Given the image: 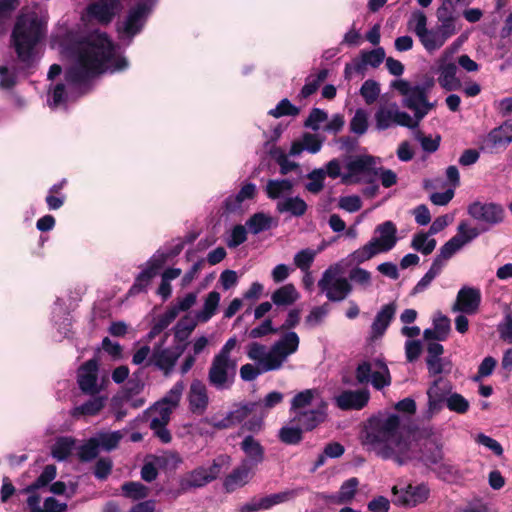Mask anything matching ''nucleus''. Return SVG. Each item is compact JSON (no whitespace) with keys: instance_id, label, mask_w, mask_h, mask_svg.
Here are the masks:
<instances>
[{"instance_id":"79ce46f5","label":"nucleus","mask_w":512,"mask_h":512,"mask_svg":"<svg viewBox=\"0 0 512 512\" xmlns=\"http://www.w3.org/2000/svg\"><path fill=\"white\" fill-rule=\"evenodd\" d=\"M249 474V468L246 465L239 466L225 478L224 486L227 491H233L237 486H242L246 483Z\"/></svg>"},{"instance_id":"49530a36","label":"nucleus","mask_w":512,"mask_h":512,"mask_svg":"<svg viewBox=\"0 0 512 512\" xmlns=\"http://www.w3.org/2000/svg\"><path fill=\"white\" fill-rule=\"evenodd\" d=\"M99 451L98 442L91 437L77 448V457L82 463L91 462L97 458Z\"/></svg>"},{"instance_id":"864d4df0","label":"nucleus","mask_w":512,"mask_h":512,"mask_svg":"<svg viewBox=\"0 0 512 512\" xmlns=\"http://www.w3.org/2000/svg\"><path fill=\"white\" fill-rule=\"evenodd\" d=\"M413 131L414 139L421 144V147L425 152L433 153L438 150L441 141L440 135L437 134L435 137H432L431 135H426L423 130Z\"/></svg>"},{"instance_id":"412c9836","label":"nucleus","mask_w":512,"mask_h":512,"mask_svg":"<svg viewBox=\"0 0 512 512\" xmlns=\"http://www.w3.org/2000/svg\"><path fill=\"white\" fill-rule=\"evenodd\" d=\"M119 0H99L87 7L88 14L101 24H109L116 15Z\"/></svg>"},{"instance_id":"f704fd0d","label":"nucleus","mask_w":512,"mask_h":512,"mask_svg":"<svg viewBox=\"0 0 512 512\" xmlns=\"http://www.w3.org/2000/svg\"><path fill=\"white\" fill-rule=\"evenodd\" d=\"M293 182L289 179H270L268 180L265 192L269 199L280 198L284 193H289L293 189Z\"/></svg>"},{"instance_id":"4468645a","label":"nucleus","mask_w":512,"mask_h":512,"mask_svg":"<svg viewBox=\"0 0 512 512\" xmlns=\"http://www.w3.org/2000/svg\"><path fill=\"white\" fill-rule=\"evenodd\" d=\"M404 105L414 112V120L419 122L433 108V104L428 101L427 88L421 85L413 86V89L404 99Z\"/></svg>"},{"instance_id":"338daca9","label":"nucleus","mask_w":512,"mask_h":512,"mask_svg":"<svg viewBox=\"0 0 512 512\" xmlns=\"http://www.w3.org/2000/svg\"><path fill=\"white\" fill-rule=\"evenodd\" d=\"M446 405L449 410L463 414L469 409V402L460 394L454 393L446 400Z\"/></svg>"},{"instance_id":"4c0bfd02","label":"nucleus","mask_w":512,"mask_h":512,"mask_svg":"<svg viewBox=\"0 0 512 512\" xmlns=\"http://www.w3.org/2000/svg\"><path fill=\"white\" fill-rule=\"evenodd\" d=\"M375 366L378 368L377 371H373L370 382L376 390H381L391 384L390 371L385 362L382 360H375Z\"/></svg>"},{"instance_id":"72a5a7b5","label":"nucleus","mask_w":512,"mask_h":512,"mask_svg":"<svg viewBox=\"0 0 512 512\" xmlns=\"http://www.w3.org/2000/svg\"><path fill=\"white\" fill-rule=\"evenodd\" d=\"M277 211L280 213L289 212L293 216L300 217L306 213L307 204L298 196L289 197L277 203Z\"/></svg>"},{"instance_id":"a878e982","label":"nucleus","mask_w":512,"mask_h":512,"mask_svg":"<svg viewBox=\"0 0 512 512\" xmlns=\"http://www.w3.org/2000/svg\"><path fill=\"white\" fill-rule=\"evenodd\" d=\"M504 214V209L500 204L487 203L482 205V231L501 223Z\"/></svg>"},{"instance_id":"09e8293b","label":"nucleus","mask_w":512,"mask_h":512,"mask_svg":"<svg viewBox=\"0 0 512 512\" xmlns=\"http://www.w3.org/2000/svg\"><path fill=\"white\" fill-rule=\"evenodd\" d=\"M378 253H381L379 249L376 247V241L372 242L371 240L366 243L364 246L355 250L350 254V258L352 262L356 264H362L367 260H370Z\"/></svg>"},{"instance_id":"1a4fd4ad","label":"nucleus","mask_w":512,"mask_h":512,"mask_svg":"<svg viewBox=\"0 0 512 512\" xmlns=\"http://www.w3.org/2000/svg\"><path fill=\"white\" fill-rule=\"evenodd\" d=\"M393 503L401 507H415L424 503L430 496V488L426 483L417 485L408 484L404 489L392 488Z\"/></svg>"},{"instance_id":"774afa93","label":"nucleus","mask_w":512,"mask_h":512,"mask_svg":"<svg viewBox=\"0 0 512 512\" xmlns=\"http://www.w3.org/2000/svg\"><path fill=\"white\" fill-rule=\"evenodd\" d=\"M183 391L184 383L182 381H178L167 392V394L162 398L161 401L176 408L179 405Z\"/></svg>"},{"instance_id":"f8f14e48","label":"nucleus","mask_w":512,"mask_h":512,"mask_svg":"<svg viewBox=\"0 0 512 512\" xmlns=\"http://www.w3.org/2000/svg\"><path fill=\"white\" fill-rule=\"evenodd\" d=\"M298 496L297 490H286L279 493L267 495L265 497H253L249 502L239 506V512H258L268 510L275 505L287 502Z\"/></svg>"},{"instance_id":"393cba45","label":"nucleus","mask_w":512,"mask_h":512,"mask_svg":"<svg viewBox=\"0 0 512 512\" xmlns=\"http://www.w3.org/2000/svg\"><path fill=\"white\" fill-rule=\"evenodd\" d=\"M240 448L247 456L251 465L257 466L264 461L265 449L252 435H248L243 439L240 443Z\"/></svg>"},{"instance_id":"ea45409f","label":"nucleus","mask_w":512,"mask_h":512,"mask_svg":"<svg viewBox=\"0 0 512 512\" xmlns=\"http://www.w3.org/2000/svg\"><path fill=\"white\" fill-rule=\"evenodd\" d=\"M301 109L294 105L288 98H284L278 102L275 108L268 111V115L274 118L281 117H297Z\"/></svg>"},{"instance_id":"603ef678","label":"nucleus","mask_w":512,"mask_h":512,"mask_svg":"<svg viewBox=\"0 0 512 512\" xmlns=\"http://www.w3.org/2000/svg\"><path fill=\"white\" fill-rule=\"evenodd\" d=\"M287 357L288 355H286V353L280 351L278 347L272 345L265 357L264 372L278 370L281 368Z\"/></svg>"},{"instance_id":"dca6fc26","label":"nucleus","mask_w":512,"mask_h":512,"mask_svg":"<svg viewBox=\"0 0 512 512\" xmlns=\"http://www.w3.org/2000/svg\"><path fill=\"white\" fill-rule=\"evenodd\" d=\"M149 13L150 7L147 3L140 2L136 4L129 10L122 32L131 38L140 33Z\"/></svg>"},{"instance_id":"69168bd1","label":"nucleus","mask_w":512,"mask_h":512,"mask_svg":"<svg viewBox=\"0 0 512 512\" xmlns=\"http://www.w3.org/2000/svg\"><path fill=\"white\" fill-rule=\"evenodd\" d=\"M167 261L168 258L165 255V252L158 250L149 258L144 268L149 270L155 276H157L159 274V271L163 268Z\"/></svg>"},{"instance_id":"e433bc0d","label":"nucleus","mask_w":512,"mask_h":512,"mask_svg":"<svg viewBox=\"0 0 512 512\" xmlns=\"http://www.w3.org/2000/svg\"><path fill=\"white\" fill-rule=\"evenodd\" d=\"M303 433L297 424L289 422L279 430L278 438L286 445H297L303 440Z\"/></svg>"},{"instance_id":"6e6552de","label":"nucleus","mask_w":512,"mask_h":512,"mask_svg":"<svg viewBox=\"0 0 512 512\" xmlns=\"http://www.w3.org/2000/svg\"><path fill=\"white\" fill-rule=\"evenodd\" d=\"M57 475V468L53 464L46 465L41 474L31 484L25 488L19 489L18 494L28 495L26 505L29 510L40 507L41 496L38 493L40 489L46 488Z\"/></svg>"},{"instance_id":"0eeeda50","label":"nucleus","mask_w":512,"mask_h":512,"mask_svg":"<svg viewBox=\"0 0 512 512\" xmlns=\"http://www.w3.org/2000/svg\"><path fill=\"white\" fill-rule=\"evenodd\" d=\"M376 128H391L401 126L405 128H418L417 121L405 111H401L396 104L381 105L374 115Z\"/></svg>"},{"instance_id":"c03bdc74","label":"nucleus","mask_w":512,"mask_h":512,"mask_svg":"<svg viewBox=\"0 0 512 512\" xmlns=\"http://www.w3.org/2000/svg\"><path fill=\"white\" fill-rule=\"evenodd\" d=\"M210 483L206 476V468L198 467L190 472L186 478L181 481V486L183 489L186 488H198L203 487L206 484Z\"/></svg>"},{"instance_id":"423d86ee","label":"nucleus","mask_w":512,"mask_h":512,"mask_svg":"<svg viewBox=\"0 0 512 512\" xmlns=\"http://www.w3.org/2000/svg\"><path fill=\"white\" fill-rule=\"evenodd\" d=\"M318 287L331 302L345 300L353 289L347 278H336V272L331 267L323 272L322 277L318 281Z\"/></svg>"},{"instance_id":"6ab92c4d","label":"nucleus","mask_w":512,"mask_h":512,"mask_svg":"<svg viewBox=\"0 0 512 512\" xmlns=\"http://www.w3.org/2000/svg\"><path fill=\"white\" fill-rule=\"evenodd\" d=\"M370 399V393L367 389L345 390L336 397V405L344 411L361 410Z\"/></svg>"},{"instance_id":"39448f33","label":"nucleus","mask_w":512,"mask_h":512,"mask_svg":"<svg viewBox=\"0 0 512 512\" xmlns=\"http://www.w3.org/2000/svg\"><path fill=\"white\" fill-rule=\"evenodd\" d=\"M236 368L235 360L214 356L208 370L209 384L218 391L230 389L235 381Z\"/></svg>"},{"instance_id":"f257e3e1","label":"nucleus","mask_w":512,"mask_h":512,"mask_svg":"<svg viewBox=\"0 0 512 512\" xmlns=\"http://www.w3.org/2000/svg\"><path fill=\"white\" fill-rule=\"evenodd\" d=\"M365 443L372 446L383 460H393L398 465L417 461L432 468L444 458L442 444L434 436L419 437L410 441L401 431L397 414L372 416L365 428Z\"/></svg>"},{"instance_id":"f3484780","label":"nucleus","mask_w":512,"mask_h":512,"mask_svg":"<svg viewBox=\"0 0 512 512\" xmlns=\"http://www.w3.org/2000/svg\"><path fill=\"white\" fill-rule=\"evenodd\" d=\"M189 410L195 415H203L209 404L206 385L199 379H194L187 395Z\"/></svg>"},{"instance_id":"6e6d98bb","label":"nucleus","mask_w":512,"mask_h":512,"mask_svg":"<svg viewBox=\"0 0 512 512\" xmlns=\"http://www.w3.org/2000/svg\"><path fill=\"white\" fill-rule=\"evenodd\" d=\"M314 398V391L311 389L303 390L297 393L291 401L290 413L304 410L308 407Z\"/></svg>"},{"instance_id":"5fc2aeb1","label":"nucleus","mask_w":512,"mask_h":512,"mask_svg":"<svg viewBox=\"0 0 512 512\" xmlns=\"http://www.w3.org/2000/svg\"><path fill=\"white\" fill-rule=\"evenodd\" d=\"M420 42L424 46V48L428 51H433L436 49H439L443 44L445 43V40L443 39V36L441 33L437 30H428L422 38H419Z\"/></svg>"},{"instance_id":"0e129e2a","label":"nucleus","mask_w":512,"mask_h":512,"mask_svg":"<svg viewBox=\"0 0 512 512\" xmlns=\"http://www.w3.org/2000/svg\"><path fill=\"white\" fill-rule=\"evenodd\" d=\"M113 462L109 457H102L95 463L93 474L98 480H106L112 472Z\"/></svg>"},{"instance_id":"8fccbe9b","label":"nucleus","mask_w":512,"mask_h":512,"mask_svg":"<svg viewBox=\"0 0 512 512\" xmlns=\"http://www.w3.org/2000/svg\"><path fill=\"white\" fill-rule=\"evenodd\" d=\"M512 142V136L502 134V130H492L485 140V148L493 152L505 148Z\"/></svg>"},{"instance_id":"e2e57ef3","label":"nucleus","mask_w":512,"mask_h":512,"mask_svg":"<svg viewBox=\"0 0 512 512\" xmlns=\"http://www.w3.org/2000/svg\"><path fill=\"white\" fill-rule=\"evenodd\" d=\"M328 120V114L320 108H312L305 119L303 128H319V125Z\"/></svg>"},{"instance_id":"9d476101","label":"nucleus","mask_w":512,"mask_h":512,"mask_svg":"<svg viewBox=\"0 0 512 512\" xmlns=\"http://www.w3.org/2000/svg\"><path fill=\"white\" fill-rule=\"evenodd\" d=\"M168 334L166 333L163 340L155 345L152 350L151 356L148 358L145 366H155L160 371L164 373V375H169L173 370L178 358L182 354L185 345L177 348L178 351H172L169 348H163V344L166 341Z\"/></svg>"},{"instance_id":"4d7b16f0","label":"nucleus","mask_w":512,"mask_h":512,"mask_svg":"<svg viewBox=\"0 0 512 512\" xmlns=\"http://www.w3.org/2000/svg\"><path fill=\"white\" fill-rule=\"evenodd\" d=\"M317 252L310 249H302L294 256V264L297 268H299L303 272H307L316 256Z\"/></svg>"},{"instance_id":"58836bf2","label":"nucleus","mask_w":512,"mask_h":512,"mask_svg":"<svg viewBox=\"0 0 512 512\" xmlns=\"http://www.w3.org/2000/svg\"><path fill=\"white\" fill-rule=\"evenodd\" d=\"M156 276L149 270L143 268L142 271L135 277L134 283L129 288L127 295L129 297L137 296L141 293H146L149 285Z\"/></svg>"},{"instance_id":"cd10ccee","label":"nucleus","mask_w":512,"mask_h":512,"mask_svg":"<svg viewBox=\"0 0 512 512\" xmlns=\"http://www.w3.org/2000/svg\"><path fill=\"white\" fill-rule=\"evenodd\" d=\"M298 298L299 293L291 283L281 286L271 295V300L276 306H290L295 303Z\"/></svg>"},{"instance_id":"4be33fe9","label":"nucleus","mask_w":512,"mask_h":512,"mask_svg":"<svg viewBox=\"0 0 512 512\" xmlns=\"http://www.w3.org/2000/svg\"><path fill=\"white\" fill-rule=\"evenodd\" d=\"M257 195V188L254 183L246 182L235 195L228 196L223 202L225 213H235L241 210L245 200H253Z\"/></svg>"},{"instance_id":"a19ab883","label":"nucleus","mask_w":512,"mask_h":512,"mask_svg":"<svg viewBox=\"0 0 512 512\" xmlns=\"http://www.w3.org/2000/svg\"><path fill=\"white\" fill-rule=\"evenodd\" d=\"M322 147V141L316 135L305 133L302 142H295L292 144L291 153L297 154L302 150H307L310 153H317Z\"/></svg>"},{"instance_id":"473e14b6","label":"nucleus","mask_w":512,"mask_h":512,"mask_svg":"<svg viewBox=\"0 0 512 512\" xmlns=\"http://www.w3.org/2000/svg\"><path fill=\"white\" fill-rule=\"evenodd\" d=\"M199 321L196 317L192 318L189 315L183 316L174 327V339L179 343H185L196 328Z\"/></svg>"},{"instance_id":"5701e85b","label":"nucleus","mask_w":512,"mask_h":512,"mask_svg":"<svg viewBox=\"0 0 512 512\" xmlns=\"http://www.w3.org/2000/svg\"><path fill=\"white\" fill-rule=\"evenodd\" d=\"M458 67L454 62L443 61L438 67V83L446 91H457L462 88V82L457 76Z\"/></svg>"},{"instance_id":"ddd939ff","label":"nucleus","mask_w":512,"mask_h":512,"mask_svg":"<svg viewBox=\"0 0 512 512\" xmlns=\"http://www.w3.org/2000/svg\"><path fill=\"white\" fill-rule=\"evenodd\" d=\"M290 423L297 424L302 431L314 430L323 423L327 416V403L322 401L316 408L293 412Z\"/></svg>"},{"instance_id":"bf43d9fd","label":"nucleus","mask_w":512,"mask_h":512,"mask_svg":"<svg viewBox=\"0 0 512 512\" xmlns=\"http://www.w3.org/2000/svg\"><path fill=\"white\" fill-rule=\"evenodd\" d=\"M307 178L310 180L305 188L313 194H317L324 188L325 171L323 169H314Z\"/></svg>"},{"instance_id":"c756f323","label":"nucleus","mask_w":512,"mask_h":512,"mask_svg":"<svg viewBox=\"0 0 512 512\" xmlns=\"http://www.w3.org/2000/svg\"><path fill=\"white\" fill-rule=\"evenodd\" d=\"M328 77V70L322 69L320 70L317 75H310L306 78L305 84L302 87L301 91L297 95V99L299 101L306 99L310 97L311 95L315 94L320 85L326 80Z\"/></svg>"},{"instance_id":"a18cd8bd","label":"nucleus","mask_w":512,"mask_h":512,"mask_svg":"<svg viewBox=\"0 0 512 512\" xmlns=\"http://www.w3.org/2000/svg\"><path fill=\"white\" fill-rule=\"evenodd\" d=\"M300 339L296 332L290 331L285 333L278 341L273 345L286 355L294 354L299 347Z\"/></svg>"},{"instance_id":"20e7f679","label":"nucleus","mask_w":512,"mask_h":512,"mask_svg":"<svg viewBox=\"0 0 512 512\" xmlns=\"http://www.w3.org/2000/svg\"><path fill=\"white\" fill-rule=\"evenodd\" d=\"M347 173L341 177V183L345 185L361 182L359 175H365L363 182L374 183L379 174L376 168V158L371 155H358L346 164Z\"/></svg>"},{"instance_id":"a211bd4d","label":"nucleus","mask_w":512,"mask_h":512,"mask_svg":"<svg viewBox=\"0 0 512 512\" xmlns=\"http://www.w3.org/2000/svg\"><path fill=\"white\" fill-rule=\"evenodd\" d=\"M479 304V290L476 288L464 286L457 293L456 301L452 306V311L465 314H473L477 311Z\"/></svg>"},{"instance_id":"7ed1b4c3","label":"nucleus","mask_w":512,"mask_h":512,"mask_svg":"<svg viewBox=\"0 0 512 512\" xmlns=\"http://www.w3.org/2000/svg\"><path fill=\"white\" fill-rule=\"evenodd\" d=\"M46 33V22L36 13L18 16L11 34V43L17 58L25 68L35 62V48Z\"/></svg>"},{"instance_id":"aec40b11","label":"nucleus","mask_w":512,"mask_h":512,"mask_svg":"<svg viewBox=\"0 0 512 512\" xmlns=\"http://www.w3.org/2000/svg\"><path fill=\"white\" fill-rule=\"evenodd\" d=\"M375 233H378V237H373L372 242L376 241V247L380 252H388L392 250L397 243V227L396 225L388 220L379 224Z\"/></svg>"},{"instance_id":"9b49d317","label":"nucleus","mask_w":512,"mask_h":512,"mask_svg":"<svg viewBox=\"0 0 512 512\" xmlns=\"http://www.w3.org/2000/svg\"><path fill=\"white\" fill-rule=\"evenodd\" d=\"M99 362L92 358L81 364L77 370V384L86 395L99 394L101 387L98 385Z\"/></svg>"},{"instance_id":"2f4dec72","label":"nucleus","mask_w":512,"mask_h":512,"mask_svg":"<svg viewBox=\"0 0 512 512\" xmlns=\"http://www.w3.org/2000/svg\"><path fill=\"white\" fill-rule=\"evenodd\" d=\"M105 400L106 398L103 396L94 395L83 404L75 407L73 415L95 416L104 408Z\"/></svg>"},{"instance_id":"bb28decb","label":"nucleus","mask_w":512,"mask_h":512,"mask_svg":"<svg viewBox=\"0 0 512 512\" xmlns=\"http://www.w3.org/2000/svg\"><path fill=\"white\" fill-rule=\"evenodd\" d=\"M359 481L356 477L346 480L340 487L337 495L323 496L324 499L329 500L335 504H347L351 502L356 494V489Z\"/></svg>"},{"instance_id":"f03ea898","label":"nucleus","mask_w":512,"mask_h":512,"mask_svg":"<svg viewBox=\"0 0 512 512\" xmlns=\"http://www.w3.org/2000/svg\"><path fill=\"white\" fill-rule=\"evenodd\" d=\"M76 63L65 73L71 84H82L105 72L115 73L128 68L126 57L116 55L115 44L106 33H94L76 46Z\"/></svg>"},{"instance_id":"c85d7f7f","label":"nucleus","mask_w":512,"mask_h":512,"mask_svg":"<svg viewBox=\"0 0 512 512\" xmlns=\"http://www.w3.org/2000/svg\"><path fill=\"white\" fill-rule=\"evenodd\" d=\"M221 295L217 291H211L205 298L204 305L201 311L196 313V319L200 323L208 322L217 311Z\"/></svg>"},{"instance_id":"3c124183","label":"nucleus","mask_w":512,"mask_h":512,"mask_svg":"<svg viewBox=\"0 0 512 512\" xmlns=\"http://www.w3.org/2000/svg\"><path fill=\"white\" fill-rule=\"evenodd\" d=\"M123 495L133 500L145 499L149 495V488L140 482H126L122 485Z\"/></svg>"},{"instance_id":"7c9ffc66","label":"nucleus","mask_w":512,"mask_h":512,"mask_svg":"<svg viewBox=\"0 0 512 512\" xmlns=\"http://www.w3.org/2000/svg\"><path fill=\"white\" fill-rule=\"evenodd\" d=\"M75 444L76 439L73 437H58L51 448L52 457L57 461L67 460V458L71 455Z\"/></svg>"},{"instance_id":"c9c22d12","label":"nucleus","mask_w":512,"mask_h":512,"mask_svg":"<svg viewBox=\"0 0 512 512\" xmlns=\"http://www.w3.org/2000/svg\"><path fill=\"white\" fill-rule=\"evenodd\" d=\"M429 236L424 231L414 234L410 244L411 248L425 256L430 255L434 251L437 242L434 238H429Z\"/></svg>"},{"instance_id":"052dcab7","label":"nucleus","mask_w":512,"mask_h":512,"mask_svg":"<svg viewBox=\"0 0 512 512\" xmlns=\"http://www.w3.org/2000/svg\"><path fill=\"white\" fill-rule=\"evenodd\" d=\"M479 235V231L477 228H471L467 225L466 222L462 221L458 228L457 233L453 238L458 239V243L463 247L467 243L471 242L473 239L477 238Z\"/></svg>"},{"instance_id":"37998d69","label":"nucleus","mask_w":512,"mask_h":512,"mask_svg":"<svg viewBox=\"0 0 512 512\" xmlns=\"http://www.w3.org/2000/svg\"><path fill=\"white\" fill-rule=\"evenodd\" d=\"M122 438L123 434L120 431L102 432L94 437L98 442V448L108 452L116 449Z\"/></svg>"},{"instance_id":"2eb2a0df","label":"nucleus","mask_w":512,"mask_h":512,"mask_svg":"<svg viewBox=\"0 0 512 512\" xmlns=\"http://www.w3.org/2000/svg\"><path fill=\"white\" fill-rule=\"evenodd\" d=\"M451 387L449 385V382L439 377L427 390V396H428V410H427V416L431 417L433 414L439 412L444 403H446L447 395L450 393Z\"/></svg>"},{"instance_id":"de8ad7c7","label":"nucleus","mask_w":512,"mask_h":512,"mask_svg":"<svg viewBox=\"0 0 512 512\" xmlns=\"http://www.w3.org/2000/svg\"><path fill=\"white\" fill-rule=\"evenodd\" d=\"M272 218L263 212H257L253 214L246 222V226L249 228L252 234H259L271 227Z\"/></svg>"},{"instance_id":"13d9d810","label":"nucleus","mask_w":512,"mask_h":512,"mask_svg":"<svg viewBox=\"0 0 512 512\" xmlns=\"http://www.w3.org/2000/svg\"><path fill=\"white\" fill-rule=\"evenodd\" d=\"M258 405H260V402H247L239 405L235 410L230 411L229 415L233 424L236 425L244 421L252 412L255 411Z\"/></svg>"},{"instance_id":"680f3d73","label":"nucleus","mask_w":512,"mask_h":512,"mask_svg":"<svg viewBox=\"0 0 512 512\" xmlns=\"http://www.w3.org/2000/svg\"><path fill=\"white\" fill-rule=\"evenodd\" d=\"M360 94L367 104H372L380 94L379 84L371 79L366 80L360 88Z\"/></svg>"},{"instance_id":"b1692460","label":"nucleus","mask_w":512,"mask_h":512,"mask_svg":"<svg viewBox=\"0 0 512 512\" xmlns=\"http://www.w3.org/2000/svg\"><path fill=\"white\" fill-rule=\"evenodd\" d=\"M395 312L396 304L394 302L382 306L371 325V334L373 338H378L384 335L395 316Z\"/></svg>"}]
</instances>
